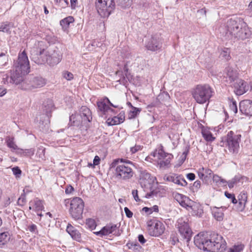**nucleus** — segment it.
Wrapping results in <instances>:
<instances>
[{"label": "nucleus", "mask_w": 252, "mask_h": 252, "mask_svg": "<svg viewBox=\"0 0 252 252\" xmlns=\"http://www.w3.org/2000/svg\"><path fill=\"white\" fill-rule=\"evenodd\" d=\"M30 58L35 63L41 64L47 62L50 65L58 64L62 60V55L59 51L45 50L43 41H38L31 50Z\"/></svg>", "instance_id": "obj_1"}, {"label": "nucleus", "mask_w": 252, "mask_h": 252, "mask_svg": "<svg viewBox=\"0 0 252 252\" xmlns=\"http://www.w3.org/2000/svg\"><path fill=\"white\" fill-rule=\"evenodd\" d=\"M194 243L199 249L209 252H222L226 248L222 237L215 233L210 236L207 233H200L194 237Z\"/></svg>", "instance_id": "obj_2"}, {"label": "nucleus", "mask_w": 252, "mask_h": 252, "mask_svg": "<svg viewBox=\"0 0 252 252\" xmlns=\"http://www.w3.org/2000/svg\"><path fill=\"white\" fill-rule=\"evenodd\" d=\"M227 38L234 37L241 39L247 38L250 35V31L246 23L240 18L235 17L228 20L226 23Z\"/></svg>", "instance_id": "obj_3"}, {"label": "nucleus", "mask_w": 252, "mask_h": 252, "mask_svg": "<svg viewBox=\"0 0 252 252\" xmlns=\"http://www.w3.org/2000/svg\"><path fill=\"white\" fill-rule=\"evenodd\" d=\"M14 67L15 70L11 73L9 82L18 85L23 81L24 75L30 72L29 61L25 51L19 54Z\"/></svg>", "instance_id": "obj_4"}, {"label": "nucleus", "mask_w": 252, "mask_h": 252, "mask_svg": "<svg viewBox=\"0 0 252 252\" xmlns=\"http://www.w3.org/2000/svg\"><path fill=\"white\" fill-rule=\"evenodd\" d=\"M213 89L207 84L198 85L192 91V96L199 104H204L208 101L213 96Z\"/></svg>", "instance_id": "obj_5"}, {"label": "nucleus", "mask_w": 252, "mask_h": 252, "mask_svg": "<svg viewBox=\"0 0 252 252\" xmlns=\"http://www.w3.org/2000/svg\"><path fill=\"white\" fill-rule=\"evenodd\" d=\"M241 138V134H237L233 131H230L227 133L225 141L220 142V146H223L225 144L230 153L237 154L240 148Z\"/></svg>", "instance_id": "obj_6"}, {"label": "nucleus", "mask_w": 252, "mask_h": 252, "mask_svg": "<svg viewBox=\"0 0 252 252\" xmlns=\"http://www.w3.org/2000/svg\"><path fill=\"white\" fill-rule=\"evenodd\" d=\"M120 159L117 158L113 160L110 165L111 168H115V175L119 179L127 180L133 175L132 168L126 164H119Z\"/></svg>", "instance_id": "obj_7"}, {"label": "nucleus", "mask_w": 252, "mask_h": 252, "mask_svg": "<svg viewBox=\"0 0 252 252\" xmlns=\"http://www.w3.org/2000/svg\"><path fill=\"white\" fill-rule=\"evenodd\" d=\"M156 180L155 177L152 176L146 170L142 171L140 175L139 183L145 191L147 192L145 197L147 198L153 197L155 195V191L153 189L152 185Z\"/></svg>", "instance_id": "obj_8"}, {"label": "nucleus", "mask_w": 252, "mask_h": 252, "mask_svg": "<svg viewBox=\"0 0 252 252\" xmlns=\"http://www.w3.org/2000/svg\"><path fill=\"white\" fill-rule=\"evenodd\" d=\"M92 120V113L86 106H82L78 114H72L69 117V123L75 126H79L81 124H86Z\"/></svg>", "instance_id": "obj_9"}, {"label": "nucleus", "mask_w": 252, "mask_h": 252, "mask_svg": "<svg viewBox=\"0 0 252 252\" xmlns=\"http://www.w3.org/2000/svg\"><path fill=\"white\" fill-rule=\"evenodd\" d=\"M84 202L80 197H74L70 200L69 213L72 219L78 220L83 218Z\"/></svg>", "instance_id": "obj_10"}, {"label": "nucleus", "mask_w": 252, "mask_h": 252, "mask_svg": "<svg viewBox=\"0 0 252 252\" xmlns=\"http://www.w3.org/2000/svg\"><path fill=\"white\" fill-rule=\"evenodd\" d=\"M114 0H96L95 6L98 13L103 18L108 17L115 8Z\"/></svg>", "instance_id": "obj_11"}, {"label": "nucleus", "mask_w": 252, "mask_h": 252, "mask_svg": "<svg viewBox=\"0 0 252 252\" xmlns=\"http://www.w3.org/2000/svg\"><path fill=\"white\" fill-rule=\"evenodd\" d=\"M177 226L182 239L187 246H189L192 236V231L189 225L187 218H180L178 220Z\"/></svg>", "instance_id": "obj_12"}, {"label": "nucleus", "mask_w": 252, "mask_h": 252, "mask_svg": "<svg viewBox=\"0 0 252 252\" xmlns=\"http://www.w3.org/2000/svg\"><path fill=\"white\" fill-rule=\"evenodd\" d=\"M97 106L99 111L101 113V114L107 116H111L116 114L115 111L110 107V106L118 108V105H115L112 103L110 100L106 97L101 99L100 101L97 102Z\"/></svg>", "instance_id": "obj_13"}, {"label": "nucleus", "mask_w": 252, "mask_h": 252, "mask_svg": "<svg viewBox=\"0 0 252 252\" xmlns=\"http://www.w3.org/2000/svg\"><path fill=\"white\" fill-rule=\"evenodd\" d=\"M147 230L150 236L158 237L163 233L165 227L163 223L159 220H150L147 222Z\"/></svg>", "instance_id": "obj_14"}, {"label": "nucleus", "mask_w": 252, "mask_h": 252, "mask_svg": "<svg viewBox=\"0 0 252 252\" xmlns=\"http://www.w3.org/2000/svg\"><path fill=\"white\" fill-rule=\"evenodd\" d=\"M154 156L157 157L158 159V164L160 168L164 169L168 167L173 157L171 154L165 153L164 151L162 146L158 149L157 153L154 154Z\"/></svg>", "instance_id": "obj_15"}, {"label": "nucleus", "mask_w": 252, "mask_h": 252, "mask_svg": "<svg viewBox=\"0 0 252 252\" xmlns=\"http://www.w3.org/2000/svg\"><path fill=\"white\" fill-rule=\"evenodd\" d=\"M162 45V38L159 33L152 35L146 43V48L151 51L159 50L161 48Z\"/></svg>", "instance_id": "obj_16"}, {"label": "nucleus", "mask_w": 252, "mask_h": 252, "mask_svg": "<svg viewBox=\"0 0 252 252\" xmlns=\"http://www.w3.org/2000/svg\"><path fill=\"white\" fill-rule=\"evenodd\" d=\"M163 180L181 187H185L188 184L182 175L176 173H171L165 175L163 177Z\"/></svg>", "instance_id": "obj_17"}, {"label": "nucleus", "mask_w": 252, "mask_h": 252, "mask_svg": "<svg viewBox=\"0 0 252 252\" xmlns=\"http://www.w3.org/2000/svg\"><path fill=\"white\" fill-rule=\"evenodd\" d=\"M28 83L27 87H25V89H32L34 88H38L43 87L45 84V80L41 77H31L23 84Z\"/></svg>", "instance_id": "obj_18"}, {"label": "nucleus", "mask_w": 252, "mask_h": 252, "mask_svg": "<svg viewBox=\"0 0 252 252\" xmlns=\"http://www.w3.org/2000/svg\"><path fill=\"white\" fill-rule=\"evenodd\" d=\"M234 82L233 85L234 88V91L237 95H242L249 90V86L245 81L237 79Z\"/></svg>", "instance_id": "obj_19"}, {"label": "nucleus", "mask_w": 252, "mask_h": 252, "mask_svg": "<svg viewBox=\"0 0 252 252\" xmlns=\"http://www.w3.org/2000/svg\"><path fill=\"white\" fill-rule=\"evenodd\" d=\"M240 111L246 116H252V101L244 100L240 102Z\"/></svg>", "instance_id": "obj_20"}, {"label": "nucleus", "mask_w": 252, "mask_h": 252, "mask_svg": "<svg viewBox=\"0 0 252 252\" xmlns=\"http://www.w3.org/2000/svg\"><path fill=\"white\" fill-rule=\"evenodd\" d=\"M237 77L238 73L237 71L233 70L230 67L225 68L224 74V78H225V81L229 84H231L238 79Z\"/></svg>", "instance_id": "obj_21"}, {"label": "nucleus", "mask_w": 252, "mask_h": 252, "mask_svg": "<svg viewBox=\"0 0 252 252\" xmlns=\"http://www.w3.org/2000/svg\"><path fill=\"white\" fill-rule=\"evenodd\" d=\"M188 210L190 211L192 216L198 218L202 217L203 214L202 207L199 204L195 202H193L192 204H190Z\"/></svg>", "instance_id": "obj_22"}, {"label": "nucleus", "mask_w": 252, "mask_h": 252, "mask_svg": "<svg viewBox=\"0 0 252 252\" xmlns=\"http://www.w3.org/2000/svg\"><path fill=\"white\" fill-rule=\"evenodd\" d=\"M175 198L181 206L189 210L191 204V201L189 197L182 194L177 193L175 194Z\"/></svg>", "instance_id": "obj_23"}, {"label": "nucleus", "mask_w": 252, "mask_h": 252, "mask_svg": "<svg viewBox=\"0 0 252 252\" xmlns=\"http://www.w3.org/2000/svg\"><path fill=\"white\" fill-rule=\"evenodd\" d=\"M226 209V207H213L212 209V213L215 219L218 221H221L223 219V212Z\"/></svg>", "instance_id": "obj_24"}, {"label": "nucleus", "mask_w": 252, "mask_h": 252, "mask_svg": "<svg viewBox=\"0 0 252 252\" xmlns=\"http://www.w3.org/2000/svg\"><path fill=\"white\" fill-rule=\"evenodd\" d=\"M32 204L33 210L36 212L38 216L41 217L42 215L41 213H39V212L42 211L44 209L42 201L38 198H35L32 202Z\"/></svg>", "instance_id": "obj_25"}, {"label": "nucleus", "mask_w": 252, "mask_h": 252, "mask_svg": "<svg viewBox=\"0 0 252 252\" xmlns=\"http://www.w3.org/2000/svg\"><path fill=\"white\" fill-rule=\"evenodd\" d=\"M6 145L8 148L11 149L12 151H14L15 150H17L18 151H23L22 149L19 148L15 142H14V138L12 137H7L6 138Z\"/></svg>", "instance_id": "obj_26"}, {"label": "nucleus", "mask_w": 252, "mask_h": 252, "mask_svg": "<svg viewBox=\"0 0 252 252\" xmlns=\"http://www.w3.org/2000/svg\"><path fill=\"white\" fill-rule=\"evenodd\" d=\"M10 238V236L8 232H0V247L6 245L9 242Z\"/></svg>", "instance_id": "obj_27"}, {"label": "nucleus", "mask_w": 252, "mask_h": 252, "mask_svg": "<svg viewBox=\"0 0 252 252\" xmlns=\"http://www.w3.org/2000/svg\"><path fill=\"white\" fill-rule=\"evenodd\" d=\"M244 177L240 174L236 175L233 179L227 182L228 186L229 188H232L235 185L238 183L241 182V180L244 179Z\"/></svg>", "instance_id": "obj_28"}, {"label": "nucleus", "mask_w": 252, "mask_h": 252, "mask_svg": "<svg viewBox=\"0 0 252 252\" xmlns=\"http://www.w3.org/2000/svg\"><path fill=\"white\" fill-rule=\"evenodd\" d=\"M201 133L203 138L208 142H212L215 139V137L213 136L212 132L209 130L203 129L202 130Z\"/></svg>", "instance_id": "obj_29"}, {"label": "nucleus", "mask_w": 252, "mask_h": 252, "mask_svg": "<svg viewBox=\"0 0 252 252\" xmlns=\"http://www.w3.org/2000/svg\"><path fill=\"white\" fill-rule=\"evenodd\" d=\"M74 20L73 17L68 16L62 20L60 24L64 29H66L69 25L74 22Z\"/></svg>", "instance_id": "obj_30"}, {"label": "nucleus", "mask_w": 252, "mask_h": 252, "mask_svg": "<svg viewBox=\"0 0 252 252\" xmlns=\"http://www.w3.org/2000/svg\"><path fill=\"white\" fill-rule=\"evenodd\" d=\"M110 228L109 225H107L103 227L100 231L95 232V234L98 236L102 237L103 236H107L110 234Z\"/></svg>", "instance_id": "obj_31"}, {"label": "nucleus", "mask_w": 252, "mask_h": 252, "mask_svg": "<svg viewBox=\"0 0 252 252\" xmlns=\"http://www.w3.org/2000/svg\"><path fill=\"white\" fill-rule=\"evenodd\" d=\"M141 109L135 107H132L128 114L129 119H133L140 113Z\"/></svg>", "instance_id": "obj_32"}, {"label": "nucleus", "mask_w": 252, "mask_h": 252, "mask_svg": "<svg viewBox=\"0 0 252 252\" xmlns=\"http://www.w3.org/2000/svg\"><path fill=\"white\" fill-rule=\"evenodd\" d=\"M230 49L225 48L220 52V57L226 60H228L230 59Z\"/></svg>", "instance_id": "obj_33"}, {"label": "nucleus", "mask_w": 252, "mask_h": 252, "mask_svg": "<svg viewBox=\"0 0 252 252\" xmlns=\"http://www.w3.org/2000/svg\"><path fill=\"white\" fill-rule=\"evenodd\" d=\"M110 228V234H112L115 236H119L120 232L119 229V226L117 224H109Z\"/></svg>", "instance_id": "obj_34"}, {"label": "nucleus", "mask_w": 252, "mask_h": 252, "mask_svg": "<svg viewBox=\"0 0 252 252\" xmlns=\"http://www.w3.org/2000/svg\"><path fill=\"white\" fill-rule=\"evenodd\" d=\"M103 43L101 42H99L98 40H93L88 45V49L89 50H93L95 47H100L102 46Z\"/></svg>", "instance_id": "obj_35"}, {"label": "nucleus", "mask_w": 252, "mask_h": 252, "mask_svg": "<svg viewBox=\"0 0 252 252\" xmlns=\"http://www.w3.org/2000/svg\"><path fill=\"white\" fill-rule=\"evenodd\" d=\"M132 1V0H118L117 1L118 4L123 8L129 7Z\"/></svg>", "instance_id": "obj_36"}, {"label": "nucleus", "mask_w": 252, "mask_h": 252, "mask_svg": "<svg viewBox=\"0 0 252 252\" xmlns=\"http://www.w3.org/2000/svg\"><path fill=\"white\" fill-rule=\"evenodd\" d=\"M143 211L147 214H151L153 212H158V207L157 205H155L151 208L145 207L143 208Z\"/></svg>", "instance_id": "obj_37"}, {"label": "nucleus", "mask_w": 252, "mask_h": 252, "mask_svg": "<svg viewBox=\"0 0 252 252\" xmlns=\"http://www.w3.org/2000/svg\"><path fill=\"white\" fill-rule=\"evenodd\" d=\"M17 153L19 154H22L23 156L31 157L34 155V150L33 149H26L24 150L23 149V151H17Z\"/></svg>", "instance_id": "obj_38"}, {"label": "nucleus", "mask_w": 252, "mask_h": 252, "mask_svg": "<svg viewBox=\"0 0 252 252\" xmlns=\"http://www.w3.org/2000/svg\"><path fill=\"white\" fill-rule=\"evenodd\" d=\"M26 197L25 193L22 194L18 199L17 204L20 206H24L26 203Z\"/></svg>", "instance_id": "obj_39"}, {"label": "nucleus", "mask_w": 252, "mask_h": 252, "mask_svg": "<svg viewBox=\"0 0 252 252\" xmlns=\"http://www.w3.org/2000/svg\"><path fill=\"white\" fill-rule=\"evenodd\" d=\"M72 239L77 241H80L81 240V234L76 228L73 231V232L69 234Z\"/></svg>", "instance_id": "obj_40"}, {"label": "nucleus", "mask_w": 252, "mask_h": 252, "mask_svg": "<svg viewBox=\"0 0 252 252\" xmlns=\"http://www.w3.org/2000/svg\"><path fill=\"white\" fill-rule=\"evenodd\" d=\"M8 62V57L4 53L0 54V66H4Z\"/></svg>", "instance_id": "obj_41"}, {"label": "nucleus", "mask_w": 252, "mask_h": 252, "mask_svg": "<svg viewBox=\"0 0 252 252\" xmlns=\"http://www.w3.org/2000/svg\"><path fill=\"white\" fill-rule=\"evenodd\" d=\"M204 168H200L198 170V176L199 178L203 182L206 183L207 182L204 174Z\"/></svg>", "instance_id": "obj_42"}, {"label": "nucleus", "mask_w": 252, "mask_h": 252, "mask_svg": "<svg viewBox=\"0 0 252 252\" xmlns=\"http://www.w3.org/2000/svg\"><path fill=\"white\" fill-rule=\"evenodd\" d=\"M243 245L235 246L233 248L230 249L228 252H241L244 249Z\"/></svg>", "instance_id": "obj_43"}, {"label": "nucleus", "mask_w": 252, "mask_h": 252, "mask_svg": "<svg viewBox=\"0 0 252 252\" xmlns=\"http://www.w3.org/2000/svg\"><path fill=\"white\" fill-rule=\"evenodd\" d=\"M13 174L15 176L16 178H19L21 177L22 171L18 166L14 167L12 168Z\"/></svg>", "instance_id": "obj_44"}, {"label": "nucleus", "mask_w": 252, "mask_h": 252, "mask_svg": "<svg viewBox=\"0 0 252 252\" xmlns=\"http://www.w3.org/2000/svg\"><path fill=\"white\" fill-rule=\"evenodd\" d=\"M63 76L67 81H70L73 78V75L72 73L67 71H64L63 72Z\"/></svg>", "instance_id": "obj_45"}, {"label": "nucleus", "mask_w": 252, "mask_h": 252, "mask_svg": "<svg viewBox=\"0 0 252 252\" xmlns=\"http://www.w3.org/2000/svg\"><path fill=\"white\" fill-rule=\"evenodd\" d=\"M10 31V28L9 25L6 23H2L0 26V32H9Z\"/></svg>", "instance_id": "obj_46"}, {"label": "nucleus", "mask_w": 252, "mask_h": 252, "mask_svg": "<svg viewBox=\"0 0 252 252\" xmlns=\"http://www.w3.org/2000/svg\"><path fill=\"white\" fill-rule=\"evenodd\" d=\"M213 180L214 182H215L217 183H218L220 182H221L222 183H226V181L225 180L221 179L220 177L217 175H213Z\"/></svg>", "instance_id": "obj_47"}, {"label": "nucleus", "mask_w": 252, "mask_h": 252, "mask_svg": "<svg viewBox=\"0 0 252 252\" xmlns=\"http://www.w3.org/2000/svg\"><path fill=\"white\" fill-rule=\"evenodd\" d=\"M230 108L234 113H236L237 112V107L235 101H232L230 102Z\"/></svg>", "instance_id": "obj_48"}, {"label": "nucleus", "mask_w": 252, "mask_h": 252, "mask_svg": "<svg viewBox=\"0 0 252 252\" xmlns=\"http://www.w3.org/2000/svg\"><path fill=\"white\" fill-rule=\"evenodd\" d=\"M204 171L205 177L207 181L208 179L211 178L212 177L213 174L212 171L208 168H204Z\"/></svg>", "instance_id": "obj_49"}, {"label": "nucleus", "mask_w": 252, "mask_h": 252, "mask_svg": "<svg viewBox=\"0 0 252 252\" xmlns=\"http://www.w3.org/2000/svg\"><path fill=\"white\" fill-rule=\"evenodd\" d=\"M238 201H242L247 202V195L245 193H241L238 196Z\"/></svg>", "instance_id": "obj_50"}, {"label": "nucleus", "mask_w": 252, "mask_h": 252, "mask_svg": "<svg viewBox=\"0 0 252 252\" xmlns=\"http://www.w3.org/2000/svg\"><path fill=\"white\" fill-rule=\"evenodd\" d=\"M87 224L90 228L93 229L95 227V223L94 220L88 219L87 220Z\"/></svg>", "instance_id": "obj_51"}, {"label": "nucleus", "mask_w": 252, "mask_h": 252, "mask_svg": "<svg viewBox=\"0 0 252 252\" xmlns=\"http://www.w3.org/2000/svg\"><path fill=\"white\" fill-rule=\"evenodd\" d=\"M142 148V147L140 145H135L134 147H132L130 148V152L132 154H134L138 152L139 150H141Z\"/></svg>", "instance_id": "obj_52"}, {"label": "nucleus", "mask_w": 252, "mask_h": 252, "mask_svg": "<svg viewBox=\"0 0 252 252\" xmlns=\"http://www.w3.org/2000/svg\"><path fill=\"white\" fill-rule=\"evenodd\" d=\"M246 203L245 202H242V201H238V210L239 211H243L244 210L246 206Z\"/></svg>", "instance_id": "obj_53"}, {"label": "nucleus", "mask_w": 252, "mask_h": 252, "mask_svg": "<svg viewBox=\"0 0 252 252\" xmlns=\"http://www.w3.org/2000/svg\"><path fill=\"white\" fill-rule=\"evenodd\" d=\"M124 211L125 212L126 216L128 218H132L133 216V213L126 207L124 208Z\"/></svg>", "instance_id": "obj_54"}, {"label": "nucleus", "mask_w": 252, "mask_h": 252, "mask_svg": "<svg viewBox=\"0 0 252 252\" xmlns=\"http://www.w3.org/2000/svg\"><path fill=\"white\" fill-rule=\"evenodd\" d=\"M75 229V228H74L71 224L68 223L67 227H66V232L70 234V233H72L73 232V231Z\"/></svg>", "instance_id": "obj_55"}, {"label": "nucleus", "mask_w": 252, "mask_h": 252, "mask_svg": "<svg viewBox=\"0 0 252 252\" xmlns=\"http://www.w3.org/2000/svg\"><path fill=\"white\" fill-rule=\"evenodd\" d=\"M47 103L48 108L44 110L47 113L51 112L53 106L52 102L51 100H48Z\"/></svg>", "instance_id": "obj_56"}, {"label": "nucleus", "mask_w": 252, "mask_h": 252, "mask_svg": "<svg viewBox=\"0 0 252 252\" xmlns=\"http://www.w3.org/2000/svg\"><path fill=\"white\" fill-rule=\"evenodd\" d=\"M45 152V149L42 147H39L37 151V153L39 154V156L41 158H43V157H44Z\"/></svg>", "instance_id": "obj_57"}, {"label": "nucleus", "mask_w": 252, "mask_h": 252, "mask_svg": "<svg viewBox=\"0 0 252 252\" xmlns=\"http://www.w3.org/2000/svg\"><path fill=\"white\" fill-rule=\"evenodd\" d=\"M132 194L136 201H140V199L138 196V191L137 190H132Z\"/></svg>", "instance_id": "obj_58"}, {"label": "nucleus", "mask_w": 252, "mask_h": 252, "mask_svg": "<svg viewBox=\"0 0 252 252\" xmlns=\"http://www.w3.org/2000/svg\"><path fill=\"white\" fill-rule=\"evenodd\" d=\"M100 158L98 156H96L94 157V159L93 160V165H97L99 164L100 162Z\"/></svg>", "instance_id": "obj_59"}, {"label": "nucleus", "mask_w": 252, "mask_h": 252, "mask_svg": "<svg viewBox=\"0 0 252 252\" xmlns=\"http://www.w3.org/2000/svg\"><path fill=\"white\" fill-rule=\"evenodd\" d=\"M119 115L120 116L118 117L119 121L117 122V123H122L125 120V114L124 113H123V114L122 113H120Z\"/></svg>", "instance_id": "obj_60"}, {"label": "nucleus", "mask_w": 252, "mask_h": 252, "mask_svg": "<svg viewBox=\"0 0 252 252\" xmlns=\"http://www.w3.org/2000/svg\"><path fill=\"white\" fill-rule=\"evenodd\" d=\"M187 178L190 181H193L195 178V175L194 173H189L187 175Z\"/></svg>", "instance_id": "obj_61"}, {"label": "nucleus", "mask_w": 252, "mask_h": 252, "mask_svg": "<svg viewBox=\"0 0 252 252\" xmlns=\"http://www.w3.org/2000/svg\"><path fill=\"white\" fill-rule=\"evenodd\" d=\"M119 121V118L118 117H114L110 122V124L112 125H116L120 124V123H117V122Z\"/></svg>", "instance_id": "obj_62"}, {"label": "nucleus", "mask_w": 252, "mask_h": 252, "mask_svg": "<svg viewBox=\"0 0 252 252\" xmlns=\"http://www.w3.org/2000/svg\"><path fill=\"white\" fill-rule=\"evenodd\" d=\"M28 229L30 231L34 232L37 229V226L35 224H32L29 226Z\"/></svg>", "instance_id": "obj_63"}, {"label": "nucleus", "mask_w": 252, "mask_h": 252, "mask_svg": "<svg viewBox=\"0 0 252 252\" xmlns=\"http://www.w3.org/2000/svg\"><path fill=\"white\" fill-rule=\"evenodd\" d=\"M73 191H74V188L71 186H67L65 189V193L66 194L71 193Z\"/></svg>", "instance_id": "obj_64"}]
</instances>
